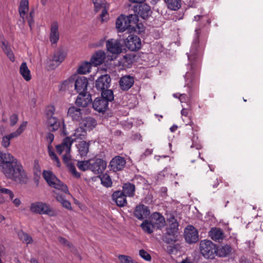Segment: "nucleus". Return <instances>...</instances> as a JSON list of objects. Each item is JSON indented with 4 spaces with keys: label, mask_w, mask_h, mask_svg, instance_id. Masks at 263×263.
I'll use <instances>...</instances> for the list:
<instances>
[{
    "label": "nucleus",
    "mask_w": 263,
    "mask_h": 263,
    "mask_svg": "<svg viewBox=\"0 0 263 263\" xmlns=\"http://www.w3.org/2000/svg\"><path fill=\"white\" fill-rule=\"evenodd\" d=\"M209 235L212 240L219 242L221 241L224 238L223 232L221 229L218 228H212Z\"/></svg>",
    "instance_id": "obj_27"
},
{
    "label": "nucleus",
    "mask_w": 263,
    "mask_h": 263,
    "mask_svg": "<svg viewBox=\"0 0 263 263\" xmlns=\"http://www.w3.org/2000/svg\"><path fill=\"white\" fill-rule=\"evenodd\" d=\"M20 73L24 79L29 81L31 79L30 71L26 62H23L20 67Z\"/></svg>",
    "instance_id": "obj_33"
},
{
    "label": "nucleus",
    "mask_w": 263,
    "mask_h": 263,
    "mask_svg": "<svg viewBox=\"0 0 263 263\" xmlns=\"http://www.w3.org/2000/svg\"><path fill=\"white\" fill-rule=\"evenodd\" d=\"M0 195H4L7 200H12L14 198V194L13 192L6 188L2 187L0 190Z\"/></svg>",
    "instance_id": "obj_47"
},
{
    "label": "nucleus",
    "mask_w": 263,
    "mask_h": 263,
    "mask_svg": "<svg viewBox=\"0 0 263 263\" xmlns=\"http://www.w3.org/2000/svg\"><path fill=\"white\" fill-rule=\"evenodd\" d=\"M107 163L100 158L90 160V170L95 174H102L105 170Z\"/></svg>",
    "instance_id": "obj_9"
},
{
    "label": "nucleus",
    "mask_w": 263,
    "mask_h": 263,
    "mask_svg": "<svg viewBox=\"0 0 263 263\" xmlns=\"http://www.w3.org/2000/svg\"><path fill=\"white\" fill-rule=\"evenodd\" d=\"M58 240L61 243L64 245L65 246L68 247L69 248H71L72 247V245L65 238L59 237L58 238Z\"/></svg>",
    "instance_id": "obj_55"
},
{
    "label": "nucleus",
    "mask_w": 263,
    "mask_h": 263,
    "mask_svg": "<svg viewBox=\"0 0 263 263\" xmlns=\"http://www.w3.org/2000/svg\"><path fill=\"white\" fill-rule=\"evenodd\" d=\"M204 17V15H197L194 16L193 21L199 22L200 20H201Z\"/></svg>",
    "instance_id": "obj_64"
},
{
    "label": "nucleus",
    "mask_w": 263,
    "mask_h": 263,
    "mask_svg": "<svg viewBox=\"0 0 263 263\" xmlns=\"http://www.w3.org/2000/svg\"><path fill=\"white\" fill-rule=\"evenodd\" d=\"M18 121V116L16 114H13L10 118L11 126H14Z\"/></svg>",
    "instance_id": "obj_56"
},
{
    "label": "nucleus",
    "mask_w": 263,
    "mask_h": 263,
    "mask_svg": "<svg viewBox=\"0 0 263 263\" xmlns=\"http://www.w3.org/2000/svg\"><path fill=\"white\" fill-rule=\"evenodd\" d=\"M59 38V25L57 22L54 21L51 23L50 27V41L51 44H56Z\"/></svg>",
    "instance_id": "obj_26"
},
{
    "label": "nucleus",
    "mask_w": 263,
    "mask_h": 263,
    "mask_svg": "<svg viewBox=\"0 0 263 263\" xmlns=\"http://www.w3.org/2000/svg\"><path fill=\"white\" fill-rule=\"evenodd\" d=\"M62 205V206L68 209V210H71V203L70 202L67 200H65V201H63V202L61 204Z\"/></svg>",
    "instance_id": "obj_59"
},
{
    "label": "nucleus",
    "mask_w": 263,
    "mask_h": 263,
    "mask_svg": "<svg viewBox=\"0 0 263 263\" xmlns=\"http://www.w3.org/2000/svg\"><path fill=\"white\" fill-rule=\"evenodd\" d=\"M139 255L146 261H151L152 259L150 254L143 249H141L139 251Z\"/></svg>",
    "instance_id": "obj_52"
},
{
    "label": "nucleus",
    "mask_w": 263,
    "mask_h": 263,
    "mask_svg": "<svg viewBox=\"0 0 263 263\" xmlns=\"http://www.w3.org/2000/svg\"><path fill=\"white\" fill-rule=\"evenodd\" d=\"M106 100V101H108V103L109 101H111L114 100V94L113 92L110 89H106L101 92V97Z\"/></svg>",
    "instance_id": "obj_44"
},
{
    "label": "nucleus",
    "mask_w": 263,
    "mask_h": 263,
    "mask_svg": "<svg viewBox=\"0 0 263 263\" xmlns=\"http://www.w3.org/2000/svg\"><path fill=\"white\" fill-rule=\"evenodd\" d=\"M140 226L143 231L148 234L153 233L154 230L156 229L151 220L150 221H148L146 220H144Z\"/></svg>",
    "instance_id": "obj_41"
},
{
    "label": "nucleus",
    "mask_w": 263,
    "mask_h": 263,
    "mask_svg": "<svg viewBox=\"0 0 263 263\" xmlns=\"http://www.w3.org/2000/svg\"><path fill=\"white\" fill-rule=\"evenodd\" d=\"M54 135L53 134L49 133L46 135V141L48 143V153L51 159L55 161L57 163V165L58 167H60V161L57 157V156L55 155V154L52 151L51 149V143L53 142L54 140Z\"/></svg>",
    "instance_id": "obj_21"
},
{
    "label": "nucleus",
    "mask_w": 263,
    "mask_h": 263,
    "mask_svg": "<svg viewBox=\"0 0 263 263\" xmlns=\"http://www.w3.org/2000/svg\"><path fill=\"white\" fill-rule=\"evenodd\" d=\"M102 184L106 187H111L112 184L110 177L107 174H105L100 176Z\"/></svg>",
    "instance_id": "obj_42"
},
{
    "label": "nucleus",
    "mask_w": 263,
    "mask_h": 263,
    "mask_svg": "<svg viewBox=\"0 0 263 263\" xmlns=\"http://www.w3.org/2000/svg\"><path fill=\"white\" fill-rule=\"evenodd\" d=\"M43 176L48 185L51 187L61 190L65 193L68 192L67 185L64 184L51 171H44Z\"/></svg>",
    "instance_id": "obj_3"
},
{
    "label": "nucleus",
    "mask_w": 263,
    "mask_h": 263,
    "mask_svg": "<svg viewBox=\"0 0 263 263\" xmlns=\"http://www.w3.org/2000/svg\"><path fill=\"white\" fill-rule=\"evenodd\" d=\"M80 124L88 129L91 130L96 126L97 123L96 120L92 117H84L80 122Z\"/></svg>",
    "instance_id": "obj_31"
},
{
    "label": "nucleus",
    "mask_w": 263,
    "mask_h": 263,
    "mask_svg": "<svg viewBox=\"0 0 263 263\" xmlns=\"http://www.w3.org/2000/svg\"><path fill=\"white\" fill-rule=\"evenodd\" d=\"M90 160L88 161H79L77 164L78 168L83 171L90 170Z\"/></svg>",
    "instance_id": "obj_49"
},
{
    "label": "nucleus",
    "mask_w": 263,
    "mask_h": 263,
    "mask_svg": "<svg viewBox=\"0 0 263 263\" xmlns=\"http://www.w3.org/2000/svg\"><path fill=\"white\" fill-rule=\"evenodd\" d=\"M94 5V10L97 12L100 11L102 8L106 7L105 0H91Z\"/></svg>",
    "instance_id": "obj_46"
},
{
    "label": "nucleus",
    "mask_w": 263,
    "mask_h": 263,
    "mask_svg": "<svg viewBox=\"0 0 263 263\" xmlns=\"http://www.w3.org/2000/svg\"><path fill=\"white\" fill-rule=\"evenodd\" d=\"M201 25L199 24L195 29V36L193 41L190 52L187 54L190 69L186 72L184 78L185 86L189 88V94L191 97V92L197 88L199 84V68L201 63V52L199 47V37Z\"/></svg>",
    "instance_id": "obj_1"
},
{
    "label": "nucleus",
    "mask_w": 263,
    "mask_h": 263,
    "mask_svg": "<svg viewBox=\"0 0 263 263\" xmlns=\"http://www.w3.org/2000/svg\"><path fill=\"white\" fill-rule=\"evenodd\" d=\"M57 201L60 202L61 204L63 202V201H65L66 199L61 195H57L55 197Z\"/></svg>",
    "instance_id": "obj_63"
},
{
    "label": "nucleus",
    "mask_w": 263,
    "mask_h": 263,
    "mask_svg": "<svg viewBox=\"0 0 263 263\" xmlns=\"http://www.w3.org/2000/svg\"><path fill=\"white\" fill-rule=\"evenodd\" d=\"M153 153V149L147 148L141 155V159H144L146 157L151 155Z\"/></svg>",
    "instance_id": "obj_58"
},
{
    "label": "nucleus",
    "mask_w": 263,
    "mask_h": 263,
    "mask_svg": "<svg viewBox=\"0 0 263 263\" xmlns=\"http://www.w3.org/2000/svg\"><path fill=\"white\" fill-rule=\"evenodd\" d=\"M11 201L16 207H18L21 203V201L19 198H16L14 199H13Z\"/></svg>",
    "instance_id": "obj_62"
},
{
    "label": "nucleus",
    "mask_w": 263,
    "mask_h": 263,
    "mask_svg": "<svg viewBox=\"0 0 263 263\" xmlns=\"http://www.w3.org/2000/svg\"><path fill=\"white\" fill-rule=\"evenodd\" d=\"M27 125V121H24L17 128V129L10 134L7 135L11 140L12 138H16L20 136L26 129Z\"/></svg>",
    "instance_id": "obj_38"
},
{
    "label": "nucleus",
    "mask_w": 263,
    "mask_h": 263,
    "mask_svg": "<svg viewBox=\"0 0 263 263\" xmlns=\"http://www.w3.org/2000/svg\"><path fill=\"white\" fill-rule=\"evenodd\" d=\"M111 79L108 74L101 76L96 81V87L98 90L103 91L110 87Z\"/></svg>",
    "instance_id": "obj_15"
},
{
    "label": "nucleus",
    "mask_w": 263,
    "mask_h": 263,
    "mask_svg": "<svg viewBox=\"0 0 263 263\" xmlns=\"http://www.w3.org/2000/svg\"><path fill=\"white\" fill-rule=\"evenodd\" d=\"M200 253L206 258L212 259L216 252V245L211 240L204 239L199 244Z\"/></svg>",
    "instance_id": "obj_5"
},
{
    "label": "nucleus",
    "mask_w": 263,
    "mask_h": 263,
    "mask_svg": "<svg viewBox=\"0 0 263 263\" xmlns=\"http://www.w3.org/2000/svg\"><path fill=\"white\" fill-rule=\"evenodd\" d=\"M118 259L120 263H133L134 261L130 256L125 255H119Z\"/></svg>",
    "instance_id": "obj_50"
},
{
    "label": "nucleus",
    "mask_w": 263,
    "mask_h": 263,
    "mask_svg": "<svg viewBox=\"0 0 263 263\" xmlns=\"http://www.w3.org/2000/svg\"><path fill=\"white\" fill-rule=\"evenodd\" d=\"M167 8L171 10L177 11L181 6V0H164Z\"/></svg>",
    "instance_id": "obj_36"
},
{
    "label": "nucleus",
    "mask_w": 263,
    "mask_h": 263,
    "mask_svg": "<svg viewBox=\"0 0 263 263\" xmlns=\"http://www.w3.org/2000/svg\"><path fill=\"white\" fill-rule=\"evenodd\" d=\"M135 191V185L131 183H125L123 186V190L121 191L126 196L133 197L134 195Z\"/></svg>",
    "instance_id": "obj_37"
},
{
    "label": "nucleus",
    "mask_w": 263,
    "mask_h": 263,
    "mask_svg": "<svg viewBox=\"0 0 263 263\" xmlns=\"http://www.w3.org/2000/svg\"><path fill=\"white\" fill-rule=\"evenodd\" d=\"M55 109L53 106H49L46 109V115L47 118L50 117H53L55 112Z\"/></svg>",
    "instance_id": "obj_53"
},
{
    "label": "nucleus",
    "mask_w": 263,
    "mask_h": 263,
    "mask_svg": "<svg viewBox=\"0 0 263 263\" xmlns=\"http://www.w3.org/2000/svg\"><path fill=\"white\" fill-rule=\"evenodd\" d=\"M91 101V95L85 92L79 93L75 103L78 106L84 108L89 104Z\"/></svg>",
    "instance_id": "obj_17"
},
{
    "label": "nucleus",
    "mask_w": 263,
    "mask_h": 263,
    "mask_svg": "<svg viewBox=\"0 0 263 263\" xmlns=\"http://www.w3.org/2000/svg\"><path fill=\"white\" fill-rule=\"evenodd\" d=\"M30 210L31 212L39 214H47L53 216L52 210L49 204L43 202H35L31 204Z\"/></svg>",
    "instance_id": "obj_6"
},
{
    "label": "nucleus",
    "mask_w": 263,
    "mask_h": 263,
    "mask_svg": "<svg viewBox=\"0 0 263 263\" xmlns=\"http://www.w3.org/2000/svg\"><path fill=\"white\" fill-rule=\"evenodd\" d=\"M74 78L70 77L68 79L63 81L59 86V88L60 91H65L70 87H72Z\"/></svg>",
    "instance_id": "obj_39"
},
{
    "label": "nucleus",
    "mask_w": 263,
    "mask_h": 263,
    "mask_svg": "<svg viewBox=\"0 0 263 263\" xmlns=\"http://www.w3.org/2000/svg\"><path fill=\"white\" fill-rule=\"evenodd\" d=\"M184 235L185 240L189 243H195L199 239L198 231L192 226H188L184 229Z\"/></svg>",
    "instance_id": "obj_10"
},
{
    "label": "nucleus",
    "mask_w": 263,
    "mask_h": 263,
    "mask_svg": "<svg viewBox=\"0 0 263 263\" xmlns=\"http://www.w3.org/2000/svg\"><path fill=\"white\" fill-rule=\"evenodd\" d=\"M86 130L82 127H79L75 129L73 134L70 137L73 142L78 140L84 139L86 136Z\"/></svg>",
    "instance_id": "obj_32"
},
{
    "label": "nucleus",
    "mask_w": 263,
    "mask_h": 263,
    "mask_svg": "<svg viewBox=\"0 0 263 263\" xmlns=\"http://www.w3.org/2000/svg\"><path fill=\"white\" fill-rule=\"evenodd\" d=\"M46 124L49 130L54 132L57 130L61 126L64 128L65 126L64 121L59 120L54 117H48Z\"/></svg>",
    "instance_id": "obj_18"
},
{
    "label": "nucleus",
    "mask_w": 263,
    "mask_h": 263,
    "mask_svg": "<svg viewBox=\"0 0 263 263\" xmlns=\"http://www.w3.org/2000/svg\"><path fill=\"white\" fill-rule=\"evenodd\" d=\"M126 47L131 51H136L141 48L140 38L135 35H129L125 41Z\"/></svg>",
    "instance_id": "obj_11"
},
{
    "label": "nucleus",
    "mask_w": 263,
    "mask_h": 263,
    "mask_svg": "<svg viewBox=\"0 0 263 263\" xmlns=\"http://www.w3.org/2000/svg\"><path fill=\"white\" fill-rule=\"evenodd\" d=\"M102 11L101 12V14L100 15V17L102 21H105L104 17L107 15V11L105 7L102 8Z\"/></svg>",
    "instance_id": "obj_61"
},
{
    "label": "nucleus",
    "mask_w": 263,
    "mask_h": 263,
    "mask_svg": "<svg viewBox=\"0 0 263 263\" xmlns=\"http://www.w3.org/2000/svg\"><path fill=\"white\" fill-rule=\"evenodd\" d=\"M128 18L129 24L131 27L132 24L136 25L137 27L140 28V24H138L139 21L138 16L136 14H130L128 16H126Z\"/></svg>",
    "instance_id": "obj_48"
},
{
    "label": "nucleus",
    "mask_w": 263,
    "mask_h": 263,
    "mask_svg": "<svg viewBox=\"0 0 263 263\" xmlns=\"http://www.w3.org/2000/svg\"><path fill=\"white\" fill-rule=\"evenodd\" d=\"M152 13L150 6L146 4H142L139 6L138 15L143 19L147 18Z\"/></svg>",
    "instance_id": "obj_29"
},
{
    "label": "nucleus",
    "mask_w": 263,
    "mask_h": 263,
    "mask_svg": "<svg viewBox=\"0 0 263 263\" xmlns=\"http://www.w3.org/2000/svg\"><path fill=\"white\" fill-rule=\"evenodd\" d=\"M86 111L84 109H81L74 106H70L67 111V116L72 121L81 122L84 116Z\"/></svg>",
    "instance_id": "obj_7"
},
{
    "label": "nucleus",
    "mask_w": 263,
    "mask_h": 263,
    "mask_svg": "<svg viewBox=\"0 0 263 263\" xmlns=\"http://www.w3.org/2000/svg\"><path fill=\"white\" fill-rule=\"evenodd\" d=\"M126 195L123 194L121 191H117L112 194V200L115 202L117 205L122 207L127 204Z\"/></svg>",
    "instance_id": "obj_25"
},
{
    "label": "nucleus",
    "mask_w": 263,
    "mask_h": 263,
    "mask_svg": "<svg viewBox=\"0 0 263 263\" xmlns=\"http://www.w3.org/2000/svg\"><path fill=\"white\" fill-rule=\"evenodd\" d=\"M18 237L21 240L27 245L33 242L32 238L27 233L23 231L18 233Z\"/></svg>",
    "instance_id": "obj_43"
},
{
    "label": "nucleus",
    "mask_w": 263,
    "mask_h": 263,
    "mask_svg": "<svg viewBox=\"0 0 263 263\" xmlns=\"http://www.w3.org/2000/svg\"><path fill=\"white\" fill-rule=\"evenodd\" d=\"M126 161L123 157L116 156L110 161L109 167L114 172L121 171L125 165Z\"/></svg>",
    "instance_id": "obj_14"
},
{
    "label": "nucleus",
    "mask_w": 263,
    "mask_h": 263,
    "mask_svg": "<svg viewBox=\"0 0 263 263\" xmlns=\"http://www.w3.org/2000/svg\"><path fill=\"white\" fill-rule=\"evenodd\" d=\"M106 46L108 52L118 54L122 52V46L119 41L114 39H110L106 42Z\"/></svg>",
    "instance_id": "obj_12"
},
{
    "label": "nucleus",
    "mask_w": 263,
    "mask_h": 263,
    "mask_svg": "<svg viewBox=\"0 0 263 263\" xmlns=\"http://www.w3.org/2000/svg\"><path fill=\"white\" fill-rule=\"evenodd\" d=\"M89 144L85 141L80 142L77 145L79 154L81 157L86 156L89 151Z\"/></svg>",
    "instance_id": "obj_35"
},
{
    "label": "nucleus",
    "mask_w": 263,
    "mask_h": 263,
    "mask_svg": "<svg viewBox=\"0 0 263 263\" xmlns=\"http://www.w3.org/2000/svg\"><path fill=\"white\" fill-rule=\"evenodd\" d=\"M10 139L7 136H4L2 142V145L5 147H8L10 145Z\"/></svg>",
    "instance_id": "obj_57"
},
{
    "label": "nucleus",
    "mask_w": 263,
    "mask_h": 263,
    "mask_svg": "<svg viewBox=\"0 0 263 263\" xmlns=\"http://www.w3.org/2000/svg\"><path fill=\"white\" fill-rule=\"evenodd\" d=\"M134 83V78L129 75L123 76L120 78L119 85L122 90H128Z\"/></svg>",
    "instance_id": "obj_24"
},
{
    "label": "nucleus",
    "mask_w": 263,
    "mask_h": 263,
    "mask_svg": "<svg viewBox=\"0 0 263 263\" xmlns=\"http://www.w3.org/2000/svg\"><path fill=\"white\" fill-rule=\"evenodd\" d=\"M2 48L3 51L5 53V54L7 55L8 58L9 60L12 62H13L15 60L14 55L10 49V48L8 46L7 44L5 41L2 42Z\"/></svg>",
    "instance_id": "obj_40"
},
{
    "label": "nucleus",
    "mask_w": 263,
    "mask_h": 263,
    "mask_svg": "<svg viewBox=\"0 0 263 263\" xmlns=\"http://www.w3.org/2000/svg\"><path fill=\"white\" fill-rule=\"evenodd\" d=\"M106 58V54L103 51H97L92 57L91 62L95 66L99 65L103 63Z\"/></svg>",
    "instance_id": "obj_28"
},
{
    "label": "nucleus",
    "mask_w": 263,
    "mask_h": 263,
    "mask_svg": "<svg viewBox=\"0 0 263 263\" xmlns=\"http://www.w3.org/2000/svg\"><path fill=\"white\" fill-rule=\"evenodd\" d=\"M69 171L72 174V175L76 177V178H79L80 177V174L79 173L77 170L76 167L73 165H70L69 167Z\"/></svg>",
    "instance_id": "obj_54"
},
{
    "label": "nucleus",
    "mask_w": 263,
    "mask_h": 263,
    "mask_svg": "<svg viewBox=\"0 0 263 263\" xmlns=\"http://www.w3.org/2000/svg\"><path fill=\"white\" fill-rule=\"evenodd\" d=\"M29 10V1L28 0H21L18 11L21 17L24 21L26 14Z\"/></svg>",
    "instance_id": "obj_34"
},
{
    "label": "nucleus",
    "mask_w": 263,
    "mask_h": 263,
    "mask_svg": "<svg viewBox=\"0 0 263 263\" xmlns=\"http://www.w3.org/2000/svg\"><path fill=\"white\" fill-rule=\"evenodd\" d=\"M232 248L230 246L226 245L223 246L216 247L215 254L221 257H226L231 252Z\"/></svg>",
    "instance_id": "obj_30"
},
{
    "label": "nucleus",
    "mask_w": 263,
    "mask_h": 263,
    "mask_svg": "<svg viewBox=\"0 0 263 263\" xmlns=\"http://www.w3.org/2000/svg\"><path fill=\"white\" fill-rule=\"evenodd\" d=\"M151 220L156 229H162L165 224L164 217L160 213L157 212L152 214Z\"/></svg>",
    "instance_id": "obj_22"
},
{
    "label": "nucleus",
    "mask_w": 263,
    "mask_h": 263,
    "mask_svg": "<svg viewBox=\"0 0 263 263\" xmlns=\"http://www.w3.org/2000/svg\"><path fill=\"white\" fill-rule=\"evenodd\" d=\"M134 214L137 218L142 220L149 216L150 211L147 206L143 204H140L136 207Z\"/></svg>",
    "instance_id": "obj_23"
},
{
    "label": "nucleus",
    "mask_w": 263,
    "mask_h": 263,
    "mask_svg": "<svg viewBox=\"0 0 263 263\" xmlns=\"http://www.w3.org/2000/svg\"><path fill=\"white\" fill-rule=\"evenodd\" d=\"M88 84V80L86 77H79L74 81L75 89L79 93L87 92Z\"/></svg>",
    "instance_id": "obj_16"
},
{
    "label": "nucleus",
    "mask_w": 263,
    "mask_h": 263,
    "mask_svg": "<svg viewBox=\"0 0 263 263\" xmlns=\"http://www.w3.org/2000/svg\"><path fill=\"white\" fill-rule=\"evenodd\" d=\"M91 63L85 62L82 64L78 68L77 71L80 74H86L90 71Z\"/></svg>",
    "instance_id": "obj_45"
},
{
    "label": "nucleus",
    "mask_w": 263,
    "mask_h": 263,
    "mask_svg": "<svg viewBox=\"0 0 263 263\" xmlns=\"http://www.w3.org/2000/svg\"><path fill=\"white\" fill-rule=\"evenodd\" d=\"M0 171L6 178L16 182L26 184L28 181L21 163L9 153L0 152Z\"/></svg>",
    "instance_id": "obj_2"
},
{
    "label": "nucleus",
    "mask_w": 263,
    "mask_h": 263,
    "mask_svg": "<svg viewBox=\"0 0 263 263\" xmlns=\"http://www.w3.org/2000/svg\"><path fill=\"white\" fill-rule=\"evenodd\" d=\"M73 140L70 137L63 139L61 144L56 146V149L59 155H62L63 160L68 162L70 160V151Z\"/></svg>",
    "instance_id": "obj_4"
},
{
    "label": "nucleus",
    "mask_w": 263,
    "mask_h": 263,
    "mask_svg": "<svg viewBox=\"0 0 263 263\" xmlns=\"http://www.w3.org/2000/svg\"><path fill=\"white\" fill-rule=\"evenodd\" d=\"M108 101L101 97L97 98L92 103L93 109L99 112L105 111L108 108Z\"/></svg>",
    "instance_id": "obj_20"
},
{
    "label": "nucleus",
    "mask_w": 263,
    "mask_h": 263,
    "mask_svg": "<svg viewBox=\"0 0 263 263\" xmlns=\"http://www.w3.org/2000/svg\"><path fill=\"white\" fill-rule=\"evenodd\" d=\"M168 222L169 225L166 228V233L168 235L172 236L173 238L167 239L166 237H165V241L168 243H171L175 241V235L178 231V223L174 217L169 219Z\"/></svg>",
    "instance_id": "obj_8"
},
{
    "label": "nucleus",
    "mask_w": 263,
    "mask_h": 263,
    "mask_svg": "<svg viewBox=\"0 0 263 263\" xmlns=\"http://www.w3.org/2000/svg\"><path fill=\"white\" fill-rule=\"evenodd\" d=\"M188 96L186 94L182 93L179 95V99L180 102L182 103L186 102V101L188 99Z\"/></svg>",
    "instance_id": "obj_60"
},
{
    "label": "nucleus",
    "mask_w": 263,
    "mask_h": 263,
    "mask_svg": "<svg viewBox=\"0 0 263 263\" xmlns=\"http://www.w3.org/2000/svg\"><path fill=\"white\" fill-rule=\"evenodd\" d=\"M65 55L60 50L55 51L50 59V63L48 67L51 69H53L60 65L64 60Z\"/></svg>",
    "instance_id": "obj_13"
},
{
    "label": "nucleus",
    "mask_w": 263,
    "mask_h": 263,
    "mask_svg": "<svg viewBox=\"0 0 263 263\" xmlns=\"http://www.w3.org/2000/svg\"><path fill=\"white\" fill-rule=\"evenodd\" d=\"M34 180L36 184H39V180L41 175V170L38 164L34 165Z\"/></svg>",
    "instance_id": "obj_51"
},
{
    "label": "nucleus",
    "mask_w": 263,
    "mask_h": 263,
    "mask_svg": "<svg viewBox=\"0 0 263 263\" xmlns=\"http://www.w3.org/2000/svg\"><path fill=\"white\" fill-rule=\"evenodd\" d=\"M116 28L119 32H122L126 29L130 28V26L129 24L128 18L126 15L121 14L117 19Z\"/></svg>",
    "instance_id": "obj_19"
}]
</instances>
